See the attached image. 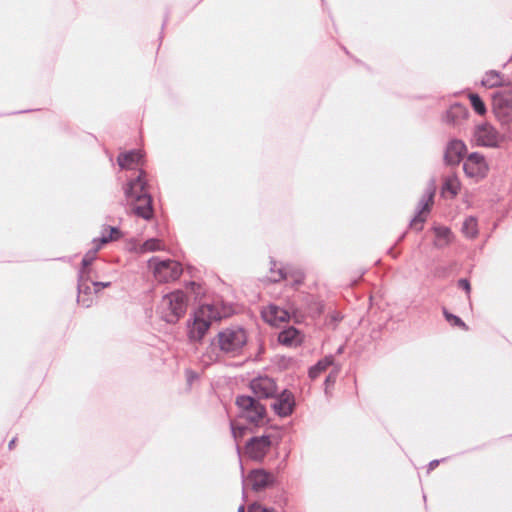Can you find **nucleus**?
<instances>
[{
    "instance_id": "dca6fc26",
    "label": "nucleus",
    "mask_w": 512,
    "mask_h": 512,
    "mask_svg": "<svg viewBox=\"0 0 512 512\" xmlns=\"http://www.w3.org/2000/svg\"><path fill=\"white\" fill-rule=\"evenodd\" d=\"M466 151V146L462 141L453 140L450 141L447 145L444 159L447 164L455 165L458 164L464 153Z\"/></svg>"
},
{
    "instance_id": "7ed1b4c3",
    "label": "nucleus",
    "mask_w": 512,
    "mask_h": 512,
    "mask_svg": "<svg viewBox=\"0 0 512 512\" xmlns=\"http://www.w3.org/2000/svg\"><path fill=\"white\" fill-rule=\"evenodd\" d=\"M147 265L153 277L159 283L174 282L178 280L183 273L182 264L173 259L152 257L148 260Z\"/></svg>"
},
{
    "instance_id": "6ab92c4d",
    "label": "nucleus",
    "mask_w": 512,
    "mask_h": 512,
    "mask_svg": "<svg viewBox=\"0 0 512 512\" xmlns=\"http://www.w3.org/2000/svg\"><path fill=\"white\" fill-rule=\"evenodd\" d=\"M166 249L165 243L158 238H150L141 244L132 246L131 251L137 254H145L150 252L163 251Z\"/></svg>"
},
{
    "instance_id": "423d86ee",
    "label": "nucleus",
    "mask_w": 512,
    "mask_h": 512,
    "mask_svg": "<svg viewBox=\"0 0 512 512\" xmlns=\"http://www.w3.org/2000/svg\"><path fill=\"white\" fill-rule=\"evenodd\" d=\"M127 204L131 208L132 213L137 217L149 221L154 216L152 197L150 194L134 196V194H132V188H130L127 192Z\"/></svg>"
},
{
    "instance_id": "b1692460",
    "label": "nucleus",
    "mask_w": 512,
    "mask_h": 512,
    "mask_svg": "<svg viewBox=\"0 0 512 512\" xmlns=\"http://www.w3.org/2000/svg\"><path fill=\"white\" fill-rule=\"evenodd\" d=\"M333 362V356H326L325 358L321 359L309 369V377L311 379L317 378L321 373L326 371L329 366L333 365Z\"/></svg>"
},
{
    "instance_id": "aec40b11",
    "label": "nucleus",
    "mask_w": 512,
    "mask_h": 512,
    "mask_svg": "<svg viewBox=\"0 0 512 512\" xmlns=\"http://www.w3.org/2000/svg\"><path fill=\"white\" fill-rule=\"evenodd\" d=\"M142 155L140 151L133 150L121 153L118 156V164L122 169H136L141 161Z\"/></svg>"
},
{
    "instance_id": "bb28decb",
    "label": "nucleus",
    "mask_w": 512,
    "mask_h": 512,
    "mask_svg": "<svg viewBox=\"0 0 512 512\" xmlns=\"http://www.w3.org/2000/svg\"><path fill=\"white\" fill-rule=\"evenodd\" d=\"M462 232L468 238H475L478 235V223L476 218L468 217L462 225Z\"/></svg>"
},
{
    "instance_id": "2f4dec72",
    "label": "nucleus",
    "mask_w": 512,
    "mask_h": 512,
    "mask_svg": "<svg viewBox=\"0 0 512 512\" xmlns=\"http://www.w3.org/2000/svg\"><path fill=\"white\" fill-rule=\"evenodd\" d=\"M287 273H288V277L293 279L294 284L299 285V284L303 283L305 275L302 270L296 269V270H293V271H290Z\"/></svg>"
},
{
    "instance_id": "393cba45",
    "label": "nucleus",
    "mask_w": 512,
    "mask_h": 512,
    "mask_svg": "<svg viewBox=\"0 0 512 512\" xmlns=\"http://www.w3.org/2000/svg\"><path fill=\"white\" fill-rule=\"evenodd\" d=\"M461 189V183L457 176H448L443 184L442 187V193H449L450 196L453 198L455 197Z\"/></svg>"
},
{
    "instance_id": "ea45409f",
    "label": "nucleus",
    "mask_w": 512,
    "mask_h": 512,
    "mask_svg": "<svg viewBox=\"0 0 512 512\" xmlns=\"http://www.w3.org/2000/svg\"><path fill=\"white\" fill-rule=\"evenodd\" d=\"M474 128L482 129V128H493V127L487 123H480V124L475 125Z\"/></svg>"
},
{
    "instance_id": "9d476101",
    "label": "nucleus",
    "mask_w": 512,
    "mask_h": 512,
    "mask_svg": "<svg viewBox=\"0 0 512 512\" xmlns=\"http://www.w3.org/2000/svg\"><path fill=\"white\" fill-rule=\"evenodd\" d=\"M435 190L434 188H429L426 193L422 196L419 201L417 214L410 221V227L421 231L423 228V223L426 221L427 214L429 213L431 206L433 204Z\"/></svg>"
},
{
    "instance_id": "a211bd4d",
    "label": "nucleus",
    "mask_w": 512,
    "mask_h": 512,
    "mask_svg": "<svg viewBox=\"0 0 512 512\" xmlns=\"http://www.w3.org/2000/svg\"><path fill=\"white\" fill-rule=\"evenodd\" d=\"M130 188H132V194H134V196H141V194H150L148 191L145 172L140 171L138 176L135 179L129 181L127 185L124 187V194L126 199L127 192Z\"/></svg>"
},
{
    "instance_id": "1a4fd4ad",
    "label": "nucleus",
    "mask_w": 512,
    "mask_h": 512,
    "mask_svg": "<svg viewBox=\"0 0 512 512\" xmlns=\"http://www.w3.org/2000/svg\"><path fill=\"white\" fill-rule=\"evenodd\" d=\"M493 111L502 123L512 119V92H496L492 100Z\"/></svg>"
},
{
    "instance_id": "9b49d317",
    "label": "nucleus",
    "mask_w": 512,
    "mask_h": 512,
    "mask_svg": "<svg viewBox=\"0 0 512 512\" xmlns=\"http://www.w3.org/2000/svg\"><path fill=\"white\" fill-rule=\"evenodd\" d=\"M271 447V439L267 435L251 438L246 445L247 455L253 459L262 460Z\"/></svg>"
},
{
    "instance_id": "c03bdc74",
    "label": "nucleus",
    "mask_w": 512,
    "mask_h": 512,
    "mask_svg": "<svg viewBox=\"0 0 512 512\" xmlns=\"http://www.w3.org/2000/svg\"><path fill=\"white\" fill-rule=\"evenodd\" d=\"M237 512H245V507L243 505H241L239 508H238V511Z\"/></svg>"
},
{
    "instance_id": "f3484780",
    "label": "nucleus",
    "mask_w": 512,
    "mask_h": 512,
    "mask_svg": "<svg viewBox=\"0 0 512 512\" xmlns=\"http://www.w3.org/2000/svg\"><path fill=\"white\" fill-rule=\"evenodd\" d=\"M274 411L282 417L291 414L294 406V398L291 392L283 391L273 403Z\"/></svg>"
},
{
    "instance_id": "cd10ccee",
    "label": "nucleus",
    "mask_w": 512,
    "mask_h": 512,
    "mask_svg": "<svg viewBox=\"0 0 512 512\" xmlns=\"http://www.w3.org/2000/svg\"><path fill=\"white\" fill-rule=\"evenodd\" d=\"M469 100H470L473 110L477 114L483 115L486 113V111H487L486 105H485L484 101L482 100V98L477 93H470Z\"/></svg>"
},
{
    "instance_id": "4468645a",
    "label": "nucleus",
    "mask_w": 512,
    "mask_h": 512,
    "mask_svg": "<svg viewBox=\"0 0 512 512\" xmlns=\"http://www.w3.org/2000/svg\"><path fill=\"white\" fill-rule=\"evenodd\" d=\"M262 317L270 325L278 326L288 320L289 313L276 305H269L262 310Z\"/></svg>"
},
{
    "instance_id": "79ce46f5",
    "label": "nucleus",
    "mask_w": 512,
    "mask_h": 512,
    "mask_svg": "<svg viewBox=\"0 0 512 512\" xmlns=\"http://www.w3.org/2000/svg\"><path fill=\"white\" fill-rule=\"evenodd\" d=\"M15 442H16V439H15V438H14V439H12V440L9 442V444H8V448H9L10 450L14 448V446H15Z\"/></svg>"
},
{
    "instance_id": "a19ab883",
    "label": "nucleus",
    "mask_w": 512,
    "mask_h": 512,
    "mask_svg": "<svg viewBox=\"0 0 512 512\" xmlns=\"http://www.w3.org/2000/svg\"><path fill=\"white\" fill-rule=\"evenodd\" d=\"M208 357V360H203V362H205L206 364H209L210 362H213L217 359V357H213L212 355H207Z\"/></svg>"
},
{
    "instance_id": "39448f33",
    "label": "nucleus",
    "mask_w": 512,
    "mask_h": 512,
    "mask_svg": "<svg viewBox=\"0 0 512 512\" xmlns=\"http://www.w3.org/2000/svg\"><path fill=\"white\" fill-rule=\"evenodd\" d=\"M472 140L477 146L502 148L512 140V136L499 130H475Z\"/></svg>"
},
{
    "instance_id": "473e14b6",
    "label": "nucleus",
    "mask_w": 512,
    "mask_h": 512,
    "mask_svg": "<svg viewBox=\"0 0 512 512\" xmlns=\"http://www.w3.org/2000/svg\"><path fill=\"white\" fill-rule=\"evenodd\" d=\"M248 512H276L272 508L264 507L261 504L253 503L248 507Z\"/></svg>"
},
{
    "instance_id": "f8f14e48",
    "label": "nucleus",
    "mask_w": 512,
    "mask_h": 512,
    "mask_svg": "<svg viewBox=\"0 0 512 512\" xmlns=\"http://www.w3.org/2000/svg\"><path fill=\"white\" fill-rule=\"evenodd\" d=\"M250 388L258 398L274 397L277 391L275 381L267 376H260L253 379Z\"/></svg>"
},
{
    "instance_id": "0eeeda50",
    "label": "nucleus",
    "mask_w": 512,
    "mask_h": 512,
    "mask_svg": "<svg viewBox=\"0 0 512 512\" xmlns=\"http://www.w3.org/2000/svg\"><path fill=\"white\" fill-rule=\"evenodd\" d=\"M236 404L241 415L251 423L258 424L265 416V407L250 396H239Z\"/></svg>"
},
{
    "instance_id": "20e7f679",
    "label": "nucleus",
    "mask_w": 512,
    "mask_h": 512,
    "mask_svg": "<svg viewBox=\"0 0 512 512\" xmlns=\"http://www.w3.org/2000/svg\"><path fill=\"white\" fill-rule=\"evenodd\" d=\"M188 299L181 290L173 291L162 298V314L167 323H176L187 310Z\"/></svg>"
},
{
    "instance_id": "c756f323",
    "label": "nucleus",
    "mask_w": 512,
    "mask_h": 512,
    "mask_svg": "<svg viewBox=\"0 0 512 512\" xmlns=\"http://www.w3.org/2000/svg\"><path fill=\"white\" fill-rule=\"evenodd\" d=\"M101 248L99 247V245H93V248L91 250H89L83 257L82 259V266H83V269L81 271V273L83 274L84 273V270L92 264V262L95 260L96 258V255H97V252L100 250Z\"/></svg>"
},
{
    "instance_id": "58836bf2",
    "label": "nucleus",
    "mask_w": 512,
    "mask_h": 512,
    "mask_svg": "<svg viewBox=\"0 0 512 512\" xmlns=\"http://www.w3.org/2000/svg\"><path fill=\"white\" fill-rule=\"evenodd\" d=\"M439 464V461L438 460H433L429 463V470H433L435 469Z\"/></svg>"
},
{
    "instance_id": "f704fd0d",
    "label": "nucleus",
    "mask_w": 512,
    "mask_h": 512,
    "mask_svg": "<svg viewBox=\"0 0 512 512\" xmlns=\"http://www.w3.org/2000/svg\"><path fill=\"white\" fill-rule=\"evenodd\" d=\"M458 286L460 288H462L463 290H465V292L469 295L470 294V291H471V286H470V283L467 279H460L458 281Z\"/></svg>"
},
{
    "instance_id": "6e6552de",
    "label": "nucleus",
    "mask_w": 512,
    "mask_h": 512,
    "mask_svg": "<svg viewBox=\"0 0 512 512\" xmlns=\"http://www.w3.org/2000/svg\"><path fill=\"white\" fill-rule=\"evenodd\" d=\"M463 169L467 177L478 181L486 177L489 166L484 156L479 153H471L464 161Z\"/></svg>"
},
{
    "instance_id": "4c0bfd02",
    "label": "nucleus",
    "mask_w": 512,
    "mask_h": 512,
    "mask_svg": "<svg viewBox=\"0 0 512 512\" xmlns=\"http://www.w3.org/2000/svg\"><path fill=\"white\" fill-rule=\"evenodd\" d=\"M111 285L110 282H93V286L95 288V292H98L100 288H107Z\"/></svg>"
},
{
    "instance_id": "f257e3e1",
    "label": "nucleus",
    "mask_w": 512,
    "mask_h": 512,
    "mask_svg": "<svg viewBox=\"0 0 512 512\" xmlns=\"http://www.w3.org/2000/svg\"><path fill=\"white\" fill-rule=\"evenodd\" d=\"M229 315V310L221 302L203 304L198 307L187 321V337L192 343H200L207 334L213 321Z\"/></svg>"
},
{
    "instance_id": "e433bc0d",
    "label": "nucleus",
    "mask_w": 512,
    "mask_h": 512,
    "mask_svg": "<svg viewBox=\"0 0 512 512\" xmlns=\"http://www.w3.org/2000/svg\"><path fill=\"white\" fill-rule=\"evenodd\" d=\"M83 293L86 294V291L83 292L82 290V287L79 286V295H78V303L86 306V307H89L90 306V302H88L84 297H83Z\"/></svg>"
},
{
    "instance_id": "c85d7f7f",
    "label": "nucleus",
    "mask_w": 512,
    "mask_h": 512,
    "mask_svg": "<svg viewBox=\"0 0 512 512\" xmlns=\"http://www.w3.org/2000/svg\"><path fill=\"white\" fill-rule=\"evenodd\" d=\"M270 273H271V275H270L269 279L272 282H279L281 280L288 278V273L285 270H283L282 268H278L277 264L275 262L272 263Z\"/></svg>"
},
{
    "instance_id": "4be33fe9",
    "label": "nucleus",
    "mask_w": 512,
    "mask_h": 512,
    "mask_svg": "<svg viewBox=\"0 0 512 512\" xmlns=\"http://www.w3.org/2000/svg\"><path fill=\"white\" fill-rule=\"evenodd\" d=\"M481 84L486 88H496L505 86L507 83L504 80V76L496 70H489L485 73Z\"/></svg>"
},
{
    "instance_id": "5701e85b",
    "label": "nucleus",
    "mask_w": 512,
    "mask_h": 512,
    "mask_svg": "<svg viewBox=\"0 0 512 512\" xmlns=\"http://www.w3.org/2000/svg\"><path fill=\"white\" fill-rule=\"evenodd\" d=\"M278 340L281 344L292 346L300 344L302 339L300 333L294 327H289L279 333Z\"/></svg>"
},
{
    "instance_id": "c9c22d12",
    "label": "nucleus",
    "mask_w": 512,
    "mask_h": 512,
    "mask_svg": "<svg viewBox=\"0 0 512 512\" xmlns=\"http://www.w3.org/2000/svg\"><path fill=\"white\" fill-rule=\"evenodd\" d=\"M244 430L245 428L243 427H236L235 425L232 424V433H233V436L235 439H237L238 437H242L243 434H244Z\"/></svg>"
},
{
    "instance_id": "72a5a7b5",
    "label": "nucleus",
    "mask_w": 512,
    "mask_h": 512,
    "mask_svg": "<svg viewBox=\"0 0 512 512\" xmlns=\"http://www.w3.org/2000/svg\"><path fill=\"white\" fill-rule=\"evenodd\" d=\"M337 375H338V370L331 372V373L326 377V380H325L326 389H327L330 385H333V384L335 383L336 378H337Z\"/></svg>"
},
{
    "instance_id": "ddd939ff",
    "label": "nucleus",
    "mask_w": 512,
    "mask_h": 512,
    "mask_svg": "<svg viewBox=\"0 0 512 512\" xmlns=\"http://www.w3.org/2000/svg\"><path fill=\"white\" fill-rule=\"evenodd\" d=\"M469 115V110L466 106L455 103L450 106V108L446 111L443 122L446 125L451 126H463L467 117Z\"/></svg>"
},
{
    "instance_id": "a878e982",
    "label": "nucleus",
    "mask_w": 512,
    "mask_h": 512,
    "mask_svg": "<svg viewBox=\"0 0 512 512\" xmlns=\"http://www.w3.org/2000/svg\"><path fill=\"white\" fill-rule=\"evenodd\" d=\"M434 232L437 238L435 242L436 246L442 247L451 242V231L449 228L444 226L435 227Z\"/></svg>"
},
{
    "instance_id": "37998d69",
    "label": "nucleus",
    "mask_w": 512,
    "mask_h": 512,
    "mask_svg": "<svg viewBox=\"0 0 512 512\" xmlns=\"http://www.w3.org/2000/svg\"><path fill=\"white\" fill-rule=\"evenodd\" d=\"M168 22V14L165 15V18H164V21L162 23V29L165 27V25L167 24Z\"/></svg>"
},
{
    "instance_id": "412c9836",
    "label": "nucleus",
    "mask_w": 512,
    "mask_h": 512,
    "mask_svg": "<svg viewBox=\"0 0 512 512\" xmlns=\"http://www.w3.org/2000/svg\"><path fill=\"white\" fill-rule=\"evenodd\" d=\"M121 237L122 233L117 227L105 226L101 237L93 240V245H99L101 248L103 245L118 240Z\"/></svg>"
},
{
    "instance_id": "7c9ffc66",
    "label": "nucleus",
    "mask_w": 512,
    "mask_h": 512,
    "mask_svg": "<svg viewBox=\"0 0 512 512\" xmlns=\"http://www.w3.org/2000/svg\"><path fill=\"white\" fill-rule=\"evenodd\" d=\"M445 319L452 325L457 326L463 330H468L467 325L462 321V319L452 313H449L446 309L443 311Z\"/></svg>"
},
{
    "instance_id": "2eb2a0df",
    "label": "nucleus",
    "mask_w": 512,
    "mask_h": 512,
    "mask_svg": "<svg viewBox=\"0 0 512 512\" xmlns=\"http://www.w3.org/2000/svg\"><path fill=\"white\" fill-rule=\"evenodd\" d=\"M249 481L251 482L252 488L255 491H260L265 489L266 487L270 486L274 482V476L273 474L263 470H253L249 474Z\"/></svg>"
},
{
    "instance_id": "f03ea898",
    "label": "nucleus",
    "mask_w": 512,
    "mask_h": 512,
    "mask_svg": "<svg viewBox=\"0 0 512 512\" xmlns=\"http://www.w3.org/2000/svg\"><path fill=\"white\" fill-rule=\"evenodd\" d=\"M248 336L246 331L239 326L228 327L216 335L213 345L230 357L240 355L247 344Z\"/></svg>"
}]
</instances>
